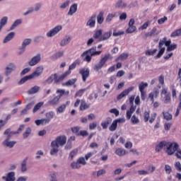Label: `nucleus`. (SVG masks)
I'll return each instance as SVG.
<instances>
[{
	"label": "nucleus",
	"instance_id": "nucleus-1",
	"mask_svg": "<svg viewBox=\"0 0 181 181\" xmlns=\"http://www.w3.org/2000/svg\"><path fill=\"white\" fill-rule=\"evenodd\" d=\"M162 149H164L169 156H172L176 152L175 156L177 159H181V149L179 148L177 143L163 141L156 146V152H160Z\"/></svg>",
	"mask_w": 181,
	"mask_h": 181
},
{
	"label": "nucleus",
	"instance_id": "nucleus-2",
	"mask_svg": "<svg viewBox=\"0 0 181 181\" xmlns=\"http://www.w3.org/2000/svg\"><path fill=\"white\" fill-rule=\"evenodd\" d=\"M66 142H67V137L66 136H58L55 140L51 142V155H56L57 152H59V146H64L66 145Z\"/></svg>",
	"mask_w": 181,
	"mask_h": 181
},
{
	"label": "nucleus",
	"instance_id": "nucleus-3",
	"mask_svg": "<svg viewBox=\"0 0 181 181\" xmlns=\"http://www.w3.org/2000/svg\"><path fill=\"white\" fill-rule=\"evenodd\" d=\"M99 54H101V51H95L94 48H91L89 50L84 52L81 54V57H83V62H87L88 63H90V62H91V57H93V56H99Z\"/></svg>",
	"mask_w": 181,
	"mask_h": 181
},
{
	"label": "nucleus",
	"instance_id": "nucleus-4",
	"mask_svg": "<svg viewBox=\"0 0 181 181\" xmlns=\"http://www.w3.org/2000/svg\"><path fill=\"white\" fill-rule=\"evenodd\" d=\"M4 134L7 135V138L3 142V145H4V146H6L7 148H13V146L16 145V141H9L11 138H12V136L13 135L12 134V133H11V129H7L4 132Z\"/></svg>",
	"mask_w": 181,
	"mask_h": 181
},
{
	"label": "nucleus",
	"instance_id": "nucleus-5",
	"mask_svg": "<svg viewBox=\"0 0 181 181\" xmlns=\"http://www.w3.org/2000/svg\"><path fill=\"white\" fill-rule=\"evenodd\" d=\"M70 73H71V71H67L66 72H65L64 74H63L62 75H61L60 76H57V74H54L50 76L49 78H48V79L47 80V81L48 83H52L53 81H54V83H60V81H63V80L67 76H69V74H70Z\"/></svg>",
	"mask_w": 181,
	"mask_h": 181
},
{
	"label": "nucleus",
	"instance_id": "nucleus-6",
	"mask_svg": "<svg viewBox=\"0 0 181 181\" xmlns=\"http://www.w3.org/2000/svg\"><path fill=\"white\" fill-rule=\"evenodd\" d=\"M81 165L83 166L87 165V162L84 157H80L76 161L72 162L71 163V168H72V169H80V168H81Z\"/></svg>",
	"mask_w": 181,
	"mask_h": 181
},
{
	"label": "nucleus",
	"instance_id": "nucleus-7",
	"mask_svg": "<svg viewBox=\"0 0 181 181\" xmlns=\"http://www.w3.org/2000/svg\"><path fill=\"white\" fill-rule=\"evenodd\" d=\"M79 74L82 76V80L84 83L87 81V78L90 77V69L88 68H83L79 70Z\"/></svg>",
	"mask_w": 181,
	"mask_h": 181
},
{
	"label": "nucleus",
	"instance_id": "nucleus-8",
	"mask_svg": "<svg viewBox=\"0 0 181 181\" xmlns=\"http://www.w3.org/2000/svg\"><path fill=\"white\" fill-rule=\"evenodd\" d=\"M63 29L62 25H57L55 28L50 30L47 33V37H53V36H56V35Z\"/></svg>",
	"mask_w": 181,
	"mask_h": 181
},
{
	"label": "nucleus",
	"instance_id": "nucleus-9",
	"mask_svg": "<svg viewBox=\"0 0 181 181\" xmlns=\"http://www.w3.org/2000/svg\"><path fill=\"white\" fill-rule=\"evenodd\" d=\"M134 88L135 87L131 86L129 87L127 89H125L119 95H117V100H122V98H124V97H127V95H128L129 93H131V91H134Z\"/></svg>",
	"mask_w": 181,
	"mask_h": 181
},
{
	"label": "nucleus",
	"instance_id": "nucleus-10",
	"mask_svg": "<svg viewBox=\"0 0 181 181\" xmlns=\"http://www.w3.org/2000/svg\"><path fill=\"white\" fill-rule=\"evenodd\" d=\"M15 70H16V65L13 63H10L6 66L4 74L6 76H9L12 71H15Z\"/></svg>",
	"mask_w": 181,
	"mask_h": 181
},
{
	"label": "nucleus",
	"instance_id": "nucleus-11",
	"mask_svg": "<svg viewBox=\"0 0 181 181\" xmlns=\"http://www.w3.org/2000/svg\"><path fill=\"white\" fill-rule=\"evenodd\" d=\"M118 122H124V120L122 119H117L115 120H114L112 123V124L110 125V127H109V130L111 132H114V131H115V129H117V127H118Z\"/></svg>",
	"mask_w": 181,
	"mask_h": 181
},
{
	"label": "nucleus",
	"instance_id": "nucleus-12",
	"mask_svg": "<svg viewBox=\"0 0 181 181\" xmlns=\"http://www.w3.org/2000/svg\"><path fill=\"white\" fill-rule=\"evenodd\" d=\"M40 54H37L36 56L33 57L28 62L29 66H36V64L40 62Z\"/></svg>",
	"mask_w": 181,
	"mask_h": 181
},
{
	"label": "nucleus",
	"instance_id": "nucleus-13",
	"mask_svg": "<svg viewBox=\"0 0 181 181\" xmlns=\"http://www.w3.org/2000/svg\"><path fill=\"white\" fill-rule=\"evenodd\" d=\"M39 91H40V86H34L27 91V94H28V95H33V94H37Z\"/></svg>",
	"mask_w": 181,
	"mask_h": 181
},
{
	"label": "nucleus",
	"instance_id": "nucleus-14",
	"mask_svg": "<svg viewBox=\"0 0 181 181\" xmlns=\"http://www.w3.org/2000/svg\"><path fill=\"white\" fill-rule=\"evenodd\" d=\"M95 18H97V15H93L89 20L86 23V26L89 28H95Z\"/></svg>",
	"mask_w": 181,
	"mask_h": 181
},
{
	"label": "nucleus",
	"instance_id": "nucleus-15",
	"mask_svg": "<svg viewBox=\"0 0 181 181\" xmlns=\"http://www.w3.org/2000/svg\"><path fill=\"white\" fill-rule=\"evenodd\" d=\"M42 73H43V67L38 66L35 69V71L30 75L31 76V78H36V77H39V76H40V74H42Z\"/></svg>",
	"mask_w": 181,
	"mask_h": 181
},
{
	"label": "nucleus",
	"instance_id": "nucleus-16",
	"mask_svg": "<svg viewBox=\"0 0 181 181\" xmlns=\"http://www.w3.org/2000/svg\"><path fill=\"white\" fill-rule=\"evenodd\" d=\"M148 87V83L141 82V83L139 85V90L141 94V98L144 100V95H145V92L144 91L145 88Z\"/></svg>",
	"mask_w": 181,
	"mask_h": 181
},
{
	"label": "nucleus",
	"instance_id": "nucleus-17",
	"mask_svg": "<svg viewBox=\"0 0 181 181\" xmlns=\"http://www.w3.org/2000/svg\"><path fill=\"white\" fill-rule=\"evenodd\" d=\"M77 6H78V4L76 3H74L70 6L69 11L67 13L68 16H73V15H74V13L77 12Z\"/></svg>",
	"mask_w": 181,
	"mask_h": 181
},
{
	"label": "nucleus",
	"instance_id": "nucleus-18",
	"mask_svg": "<svg viewBox=\"0 0 181 181\" xmlns=\"http://www.w3.org/2000/svg\"><path fill=\"white\" fill-rule=\"evenodd\" d=\"M158 95H159V90L158 89H154L153 92L148 94V98L151 99V103H155V98H158Z\"/></svg>",
	"mask_w": 181,
	"mask_h": 181
},
{
	"label": "nucleus",
	"instance_id": "nucleus-19",
	"mask_svg": "<svg viewBox=\"0 0 181 181\" xmlns=\"http://www.w3.org/2000/svg\"><path fill=\"white\" fill-rule=\"evenodd\" d=\"M71 42V36L70 35H66L64 37L62 40L60 42L61 46H66L69 44V42Z\"/></svg>",
	"mask_w": 181,
	"mask_h": 181
},
{
	"label": "nucleus",
	"instance_id": "nucleus-20",
	"mask_svg": "<svg viewBox=\"0 0 181 181\" xmlns=\"http://www.w3.org/2000/svg\"><path fill=\"white\" fill-rule=\"evenodd\" d=\"M112 122V119L111 117H107L106 119L101 123V127L103 129H107L108 128V125Z\"/></svg>",
	"mask_w": 181,
	"mask_h": 181
},
{
	"label": "nucleus",
	"instance_id": "nucleus-21",
	"mask_svg": "<svg viewBox=\"0 0 181 181\" xmlns=\"http://www.w3.org/2000/svg\"><path fill=\"white\" fill-rule=\"evenodd\" d=\"M6 181H15V173L11 172L7 174V177H2Z\"/></svg>",
	"mask_w": 181,
	"mask_h": 181
},
{
	"label": "nucleus",
	"instance_id": "nucleus-22",
	"mask_svg": "<svg viewBox=\"0 0 181 181\" xmlns=\"http://www.w3.org/2000/svg\"><path fill=\"white\" fill-rule=\"evenodd\" d=\"M112 35V31L111 30L102 34V36L100 37V42H104V40H108V38L111 37Z\"/></svg>",
	"mask_w": 181,
	"mask_h": 181
},
{
	"label": "nucleus",
	"instance_id": "nucleus-23",
	"mask_svg": "<svg viewBox=\"0 0 181 181\" xmlns=\"http://www.w3.org/2000/svg\"><path fill=\"white\" fill-rule=\"evenodd\" d=\"M101 36H103V30L100 29L96 30V32L93 35V38L95 39V40H98V42H101Z\"/></svg>",
	"mask_w": 181,
	"mask_h": 181
},
{
	"label": "nucleus",
	"instance_id": "nucleus-24",
	"mask_svg": "<svg viewBox=\"0 0 181 181\" xmlns=\"http://www.w3.org/2000/svg\"><path fill=\"white\" fill-rule=\"evenodd\" d=\"M129 54L127 52L125 53H122V54H120L116 59L115 62H119V60L121 62H123L124 60H127L129 57Z\"/></svg>",
	"mask_w": 181,
	"mask_h": 181
},
{
	"label": "nucleus",
	"instance_id": "nucleus-25",
	"mask_svg": "<svg viewBox=\"0 0 181 181\" xmlns=\"http://www.w3.org/2000/svg\"><path fill=\"white\" fill-rule=\"evenodd\" d=\"M104 22V11H100L97 16V23L98 25H102Z\"/></svg>",
	"mask_w": 181,
	"mask_h": 181
},
{
	"label": "nucleus",
	"instance_id": "nucleus-26",
	"mask_svg": "<svg viewBox=\"0 0 181 181\" xmlns=\"http://www.w3.org/2000/svg\"><path fill=\"white\" fill-rule=\"evenodd\" d=\"M57 94H59V95H57V97H59V98H62V97H63V95H69V94L70 93V92L69 90H65L64 89H58L57 90Z\"/></svg>",
	"mask_w": 181,
	"mask_h": 181
},
{
	"label": "nucleus",
	"instance_id": "nucleus-27",
	"mask_svg": "<svg viewBox=\"0 0 181 181\" xmlns=\"http://www.w3.org/2000/svg\"><path fill=\"white\" fill-rule=\"evenodd\" d=\"M33 78H32L31 75H28L26 76H24L22 78L20 81L18 82L19 86H22V84H25V81H28V80H33Z\"/></svg>",
	"mask_w": 181,
	"mask_h": 181
},
{
	"label": "nucleus",
	"instance_id": "nucleus-28",
	"mask_svg": "<svg viewBox=\"0 0 181 181\" xmlns=\"http://www.w3.org/2000/svg\"><path fill=\"white\" fill-rule=\"evenodd\" d=\"M13 37H15V33L11 32V33H8V35L6 36V37L4 38V43H7V42L12 40V39H13Z\"/></svg>",
	"mask_w": 181,
	"mask_h": 181
},
{
	"label": "nucleus",
	"instance_id": "nucleus-29",
	"mask_svg": "<svg viewBox=\"0 0 181 181\" xmlns=\"http://www.w3.org/2000/svg\"><path fill=\"white\" fill-rule=\"evenodd\" d=\"M115 8H127V3H124L122 0H118L115 4Z\"/></svg>",
	"mask_w": 181,
	"mask_h": 181
},
{
	"label": "nucleus",
	"instance_id": "nucleus-30",
	"mask_svg": "<svg viewBox=\"0 0 181 181\" xmlns=\"http://www.w3.org/2000/svg\"><path fill=\"white\" fill-rule=\"evenodd\" d=\"M88 108H90V105H88L86 101L81 100V105H80V110L84 111L85 110H87Z\"/></svg>",
	"mask_w": 181,
	"mask_h": 181
},
{
	"label": "nucleus",
	"instance_id": "nucleus-31",
	"mask_svg": "<svg viewBox=\"0 0 181 181\" xmlns=\"http://www.w3.org/2000/svg\"><path fill=\"white\" fill-rule=\"evenodd\" d=\"M115 153L117 156H124L127 153V151L123 148H118L116 149Z\"/></svg>",
	"mask_w": 181,
	"mask_h": 181
},
{
	"label": "nucleus",
	"instance_id": "nucleus-32",
	"mask_svg": "<svg viewBox=\"0 0 181 181\" xmlns=\"http://www.w3.org/2000/svg\"><path fill=\"white\" fill-rule=\"evenodd\" d=\"M6 23H8V17L4 16L0 21V32L2 30V28L6 25Z\"/></svg>",
	"mask_w": 181,
	"mask_h": 181
},
{
	"label": "nucleus",
	"instance_id": "nucleus-33",
	"mask_svg": "<svg viewBox=\"0 0 181 181\" xmlns=\"http://www.w3.org/2000/svg\"><path fill=\"white\" fill-rule=\"evenodd\" d=\"M26 163H28V158H25L21 163V172H26L28 170Z\"/></svg>",
	"mask_w": 181,
	"mask_h": 181
},
{
	"label": "nucleus",
	"instance_id": "nucleus-34",
	"mask_svg": "<svg viewBox=\"0 0 181 181\" xmlns=\"http://www.w3.org/2000/svg\"><path fill=\"white\" fill-rule=\"evenodd\" d=\"M30 134H32V129H30V127H28L25 132L23 134V138L24 139H26V138H29V135H30Z\"/></svg>",
	"mask_w": 181,
	"mask_h": 181
},
{
	"label": "nucleus",
	"instance_id": "nucleus-35",
	"mask_svg": "<svg viewBox=\"0 0 181 181\" xmlns=\"http://www.w3.org/2000/svg\"><path fill=\"white\" fill-rule=\"evenodd\" d=\"M43 104H45V103L40 102L37 105H35V106L34 107V108L33 110V112H34V113L37 112V111H39V110H40V108H42V106L43 105Z\"/></svg>",
	"mask_w": 181,
	"mask_h": 181
},
{
	"label": "nucleus",
	"instance_id": "nucleus-36",
	"mask_svg": "<svg viewBox=\"0 0 181 181\" xmlns=\"http://www.w3.org/2000/svg\"><path fill=\"white\" fill-rule=\"evenodd\" d=\"M163 115L164 117V119H166V121H170L172 120V118H173V116L168 112H163Z\"/></svg>",
	"mask_w": 181,
	"mask_h": 181
},
{
	"label": "nucleus",
	"instance_id": "nucleus-37",
	"mask_svg": "<svg viewBox=\"0 0 181 181\" xmlns=\"http://www.w3.org/2000/svg\"><path fill=\"white\" fill-rule=\"evenodd\" d=\"M78 152V150L77 148H75L70 152V154H69L70 160H73V159H74V157L76 156V155H77Z\"/></svg>",
	"mask_w": 181,
	"mask_h": 181
},
{
	"label": "nucleus",
	"instance_id": "nucleus-38",
	"mask_svg": "<svg viewBox=\"0 0 181 181\" xmlns=\"http://www.w3.org/2000/svg\"><path fill=\"white\" fill-rule=\"evenodd\" d=\"M76 81H77V78L69 79L67 82L63 83L62 86H73L74 84H75Z\"/></svg>",
	"mask_w": 181,
	"mask_h": 181
},
{
	"label": "nucleus",
	"instance_id": "nucleus-39",
	"mask_svg": "<svg viewBox=\"0 0 181 181\" xmlns=\"http://www.w3.org/2000/svg\"><path fill=\"white\" fill-rule=\"evenodd\" d=\"M22 23V20L21 19H18L16 20L11 26L10 28V30H13V29L18 26V25H21Z\"/></svg>",
	"mask_w": 181,
	"mask_h": 181
},
{
	"label": "nucleus",
	"instance_id": "nucleus-40",
	"mask_svg": "<svg viewBox=\"0 0 181 181\" xmlns=\"http://www.w3.org/2000/svg\"><path fill=\"white\" fill-rule=\"evenodd\" d=\"M46 122H50V121L52 119L53 117H54V112H49V113H47L46 115Z\"/></svg>",
	"mask_w": 181,
	"mask_h": 181
},
{
	"label": "nucleus",
	"instance_id": "nucleus-41",
	"mask_svg": "<svg viewBox=\"0 0 181 181\" xmlns=\"http://www.w3.org/2000/svg\"><path fill=\"white\" fill-rule=\"evenodd\" d=\"M109 59H112V57H111V54H107L105 55L104 57L100 59V62H101L103 64H105V63H107V60H108Z\"/></svg>",
	"mask_w": 181,
	"mask_h": 181
},
{
	"label": "nucleus",
	"instance_id": "nucleus-42",
	"mask_svg": "<svg viewBox=\"0 0 181 181\" xmlns=\"http://www.w3.org/2000/svg\"><path fill=\"white\" fill-rule=\"evenodd\" d=\"M23 129H25V125L21 124V125H20V127H19V128L18 129V131H17V132H11V129H10V133H11L12 135H16V134H19V133L22 132V131H23Z\"/></svg>",
	"mask_w": 181,
	"mask_h": 181
},
{
	"label": "nucleus",
	"instance_id": "nucleus-43",
	"mask_svg": "<svg viewBox=\"0 0 181 181\" xmlns=\"http://www.w3.org/2000/svg\"><path fill=\"white\" fill-rule=\"evenodd\" d=\"M59 100H60V96H56L53 98V100H50L49 104H51V105H56L59 103Z\"/></svg>",
	"mask_w": 181,
	"mask_h": 181
},
{
	"label": "nucleus",
	"instance_id": "nucleus-44",
	"mask_svg": "<svg viewBox=\"0 0 181 181\" xmlns=\"http://www.w3.org/2000/svg\"><path fill=\"white\" fill-rule=\"evenodd\" d=\"M176 36H181V28L173 32L170 35L171 37H176Z\"/></svg>",
	"mask_w": 181,
	"mask_h": 181
},
{
	"label": "nucleus",
	"instance_id": "nucleus-45",
	"mask_svg": "<svg viewBox=\"0 0 181 181\" xmlns=\"http://www.w3.org/2000/svg\"><path fill=\"white\" fill-rule=\"evenodd\" d=\"M131 122L133 125H136V124H139V119L134 115L131 118Z\"/></svg>",
	"mask_w": 181,
	"mask_h": 181
},
{
	"label": "nucleus",
	"instance_id": "nucleus-46",
	"mask_svg": "<svg viewBox=\"0 0 181 181\" xmlns=\"http://www.w3.org/2000/svg\"><path fill=\"white\" fill-rule=\"evenodd\" d=\"M66 106L67 105H64V104L62 105L57 109V112L59 114H62V112H64V110H66Z\"/></svg>",
	"mask_w": 181,
	"mask_h": 181
},
{
	"label": "nucleus",
	"instance_id": "nucleus-47",
	"mask_svg": "<svg viewBox=\"0 0 181 181\" xmlns=\"http://www.w3.org/2000/svg\"><path fill=\"white\" fill-rule=\"evenodd\" d=\"M136 30V27L135 25L129 26L126 30V33H134Z\"/></svg>",
	"mask_w": 181,
	"mask_h": 181
},
{
	"label": "nucleus",
	"instance_id": "nucleus-48",
	"mask_svg": "<svg viewBox=\"0 0 181 181\" xmlns=\"http://www.w3.org/2000/svg\"><path fill=\"white\" fill-rule=\"evenodd\" d=\"M77 64H80V59H76L72 64L69 66V70L76 69Z\"/></svg>",
	"mask_w": 181,
	"mask_h": 181
},
{
	"label": "nucleus",
	"instance_id": "nucleus-49",
	"mask_svg": "<svg viewBox=\"0 0 181 181\" xmlns=\"http://www.w3.org/2000/svg\"><path fill=\"white\" fill-rule=\"evenodd\" d=\"M103 66H104V64L101 61H100L99 63L95 65L94 70H95V71H98V70H100V69H103Z\"/></svg>",
	"mask_w": 181,
	"mask_h": 181
},
{
	"label": "nucleus",
	"instance_id": "nucleus-50",
	"mask_svg": "<svg viewBox=\"0 0 181 181\" xmlns=\"http://www.w3.org/2000/svg\"><path fill=\"white\" fill-rule=\"evenodd\" d=\"M158 52V49H154L153 50L148 49L146 51V56H153L155 53Z\"/></svg>",
	"mask_w": 181,
	"mask_h": 181
},
{
	"label": "nucleus",
	"instance_id": "nucleus-51",
	"mask_svg": "<svg viewBox=\"0 0 181 181\" xmlns=\"http://www.w3.org/2000/svg\"><path fill=\"white\" fill-rule=\"evenodd\" d=\"M35 123L39 127V125H45L46 124L45 119H37L35 121Z\"/></svg>",
	"mask_w": 181,
	"mask_h": 181
},
{
	"label": "nucleus",
	"instance_id": "nucleus-52",
	"mask_svg": "<svg viewBox=\"0 0 181 181\" xmlns=\"http://www.w3.org/2000/svg\"><path fill=\"white\" fill-rule=\"evenodd\" d=\"M70 5V0H66L60 6V9H66Z\"/></svg>",
	"mask_w": 181,
	"mask_h": 181
},
{
	"label": "nucleus",
	"instance_id": "nucleus-53",
	"mask_svg": "<svg viewBox=\"0 0 181 181\" xmlns=\"http://www.w3.org/2000/svg\"><path fill=\"white\" fill-rule=\"evenodd\" d=\"M63 54H64L63 51L58 52L55 54H54L52 57L53 59H54V60H57V59H59V57H62Z\"/></svg>",
	"mask_w": 181,
	"mask_h": 181
},
{
	"label": "nucleus",
	"instance_id": "nucleus-54",
	"mask_svg": "<svg viewBox=\"0 0 181 181\" xmlns=\"http://www.w3.org/2000/svg\"><path fill=\"white\" fill-rule=\"evenodd\" d=\"M156 33V28H153L150 32L146 33V37H149V36H153Z\"/></svg>",
	"mask_w": 181,
	"mask_h": 181
},
{
	"label": "nucleus",
	"instance_id": "nucleus-55",
	"mask_svg": "<svg viewBox=\"0 0 181 181\" xmlns=\"http://www.w3.org/2000/svg\"><path fill=\"white\" fill-rule=\"evenodd\" d=\"M163 53H165V47L160 49L158 54L155 57V59H160L163 56Z\"/></svg>",
	"mask_w": 181,
	"mask_h": 181
},
{
	"label": "nucleus",
	"instance_id": "nucleus-56",
	"mask_svg": "<svg viewBox=\"0 0 181 181\" xmlns=\"http://www.w3.org/2000/svg\"><path fill=\"white\" fill-rule=\"evenodd\" d=\"M32 43V40L30 38H26L23 40L22 46H29Z\"/></svg>",
	"mask_w": 181,
	"mask_h": 181
},
{
	"label": "nucleus",
	"instance_id": "nucleus-57",
	"mask_svg": "<svg viewBox=\"0 0 181 181\" xmlns=\"http://www.w3.org/2000/svg\"><path fill=\"white\" fill-rule=\"evenodd\" d=\"M71 131L76 135L80 136V127H72Z\"/></svg>",
	"mask_w": 181,
	"mask_h": 181
},
{
	"label": "nucleus",
	"instance_id": "nucleus-58",
	"mask_svg": "<svg viewBox=\"0 0 181 181\" xmlns=\"http://www.w3.org/2000/svg\"><path fill=\"white\" fill-rule=\"evenodd\" d=\"M36 156H35V159H40V158H42V156H45V153H43V151H38L36 153Z\"/></svg>",
	"mask_w": 181,
	"mask_h": 181
},
{
	"label": "nucleus",
	"instance_id": "nucleus-59",
	"mask_svg": "<svg viewBox=\"0 0 181 181\" xmlns=\"http://www.w3.org/2000/svg\"><path fill=\"white\" fill-rule=\"evenodd\" d=\"M109 112H110V114H115V117H118V115H119V111L115 108L110 110Z\"/></svg>",
	"mask_w": 181,
	"mask_h": 181
},
{
	"label": "nucleus",
	"instance_id": "nucleus-60",
	"mask_svg": "<svg viewBox=\"0 0 181 181\" xmlns=\"http://www.w3.org/2000/svg\"><path fill=\"white\" fill-rule=\"evenodd\" d=\"M138 175H140L141 176H145L146 175H149V173L148 170H140L137 171Z\"/></svg>",
	"mask_w": 181,
	"mask_h": 181
},
{
	"label": "nucleus",
	"instance_id": "nucleus-61",
	"mask_svg": "<svg viewBox=\"0 0 181 181\" xmlns=\"http://www.w3.org/2000/svg\"><path fill=\"white\" fill-rule=\"evenodd\" d=\"M166 21H168V17L164 16L163 18H161L158 20V25H162L163 23H165V22H166Z\"/></svg>",
	"mask_w": 181,
	"mask_h": 181
},
{
	"label": "nucleus",
	"instance_id": "nucleus-62",
	"mask_svg": "<svg viewBox=\"0 0 181 181\" xmlns=\"http://www.w3.org/2000/svg\"><path fill=\"white\" fill-rule=\"evenodd\" d=\"M170 101V93L166 94L164 97L165 104H168Z\"/></svg>",
	"mask_w": 181,
	"mask_h": 181
},
{
	"label": "nucleus",
	"instance_id": "nucleus-63",
	"mask_svg": "<svg viewBox=\"0 0 181 181\" xmlns=\"http://www.w3.org/2000/svg\"><path fill=\"white\" fill-rule=\"evenodd\" d=\"M84 91H86V89H81L78 92H76L75 97H81L83 94H84Z\"/></svg>",
	"mask_w": 181,
	"mask_h": 181
},
{
	"label": "nucleus",
	"instance_id": "nucleus-64",
	"mask_svg": "<svg viewBox=\"0 0 181 181\" xmlns=\"http://www.w3.org/2000/svg\"><path fill=\"white\" fill-rule=\"evenodd\" d=\"M175 168L177 170H178V172H181V164L180 162H176L175 163Z\"/></svg>",
	"mask_w": 181,
	"mask_h": 181
}]
</instances>
